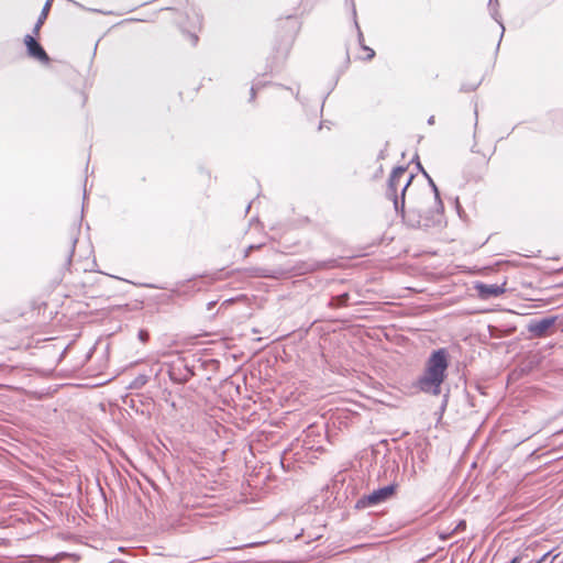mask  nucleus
<instances>
[{"mask_svg":"<svg viewBox=\"0 0 563 563\" xmlns=\"http://www.w3.org/2000/svg\"><path fill=\"white\" fill-rule=\"evenodd\" d=\"M550 555V552L545 553L544 555H542V558H540L536 563H543L547 558Z\"/></svg>","mask_w":563,"mask_h":563,"instance_id":"nucleus-22","label":"nucleus"},{"mask_svg":"<svg viewBox=\"0 0 563 563\" xmlns=\"http://www.w3.org/2000/svg\"><path fill=\"white\" fill-rule=\"evenodd\" d=\"M24 42L30 56L44 63H47L49 60V57L44 51V48L32 35H26Z\"/></svg>","mask_w":563,"mask_h":563,"instance_id":"nucleus-6","label":"nucleus"},{"mask_svg":"<svg viewBox=\"0 0 563 563\" xmlns=\"http://www.w3.org/2000/svg\"><path fill=\"white\" fill-rule=\"evenodd\" d=\"M556 320V316L532 319L528 322L527 330L534 338H544L548 334L549 329L555 324Z\"/></svg>","mask_w":563,"mask_h":563,"instance_id":"nucleus-5","label":"nucleus"},{"mask_svg":"<svg viewBox=\"0 0 563 563\" xmlns=\"http://www.w3.org/2000/svg\"><path fill=\"white\" fill-rule=\"evenodd\" d=\"M255 95H256V89H255V87L253 86V87L251 88V98H250V100H251V101H253V100L255 99Z\"/></svg>","mask_w":563,"mask_h":563,"instance_id":"nucleus-21","label":"nucleus"},{"mask_svg":"<svg viewBox=\"0 0 563 563\" xmlns=\"http://www.w3.org/2000/svg\"><path fill=\"white\" fill-rule=\"evenodd\" d=\"M169 378L177 383V384H184L190 379V377L194 375V373L185 365L175 364L170 366L168 371Z\"/></svg>","mask_w":563,"mask_h":563,"instance_id":"nucleus-7","label":"nucleus"},{"mask_svg":"<svg viewBox=\"0 0 563 563\" xmlns=\"http://www.w3.org/2000/svg\"><path fill=\"white\" fill-rule=\"evenodd\" d=\"M52 1L53 0H47L42 9V12L37 19V22L35 23L34 25V29H33V32L34 33H38L41 26L43 25L44 21L46 20L47 18V14H48V11L51 9V5H52Z\"/></svg>","mask_w":563,"mask_h":563,"instance_id":"nucleus-10","label":"nucleus"},{"mask_svg":"<svg viewBox=\"0 0 563 563\" xmlns=\"http://www.w3.org/2000/svg\"><path fill=\"white\" fill-rule=\"evenodd\" d=\"M404 223L412 229H438L444 224V207L442 201L434 202V207L426 212H421L416 208H409L399 213Z\"/></svg>","mask_w":563,"mask_h":563,"instance_id":"nucleus-2","label":"nucleus"},{"mask_svg":"<svg viewBox=\"0 0 563 563\" xmlns=\"http://www.w3.org/2000/svg\"><path fill=\"white\" fill-rule=\"evenodd\" d=\"M396 488V484H390L378 489H375L372 493L358 498L355 504V507L357 509H366L369 507L380 505L390 499L395 495Z\"/></svg>","mask_w":563,"mask_h":563,"instance_id":"nucleus-4","label":"nucleus"},{"mask_svg":"<svg viewBox=\"0 0 563 563\" xmlns=\"http://www.w3.org/2000/svg\"><path fill=\"white\" fill-rule=\"evenodd\" d=\"M413 177L412 174L407 176L406 167L397 166L388 178L386 197L393 201L394 209L398 214L405 209V195Z\"/></svg>","mask_w":563,"mask_h":563,"instance_id":"nucleus-3","label":"nucleus"},{"mask_svg":"<svg viewBox=\"0 0 563 563\" xmlns=\"http://www.w3.org/2000/svg\"><path fill=\"white\" fill-rule=\"evenodd\" d=\"M465 528H466V522L464 520H462L459 522L455 530H464Z\"/></svg>","mask_w":563,"mask_h":563,"instance_id":"nucleus-20","label":"nucleus"},{"mask_svg":"<svg viewBox=\"0 0 563 563\" xmlns=\"http://www.w3.org/2000/svg\"><path fill=\"white\" fill-rule=\"evenodd\" d=\"M148 332L146 330H140L139 331V339L142 341V342H146L148 340Z\"/></svg>","mask_w":563,"mask_h":563,"instance_id":"nucleus-16","label":"nucleus"},{"mask_svg":"<svg viewBox=\"0 0 563 563\" xmlns=\"http://www.w3.org/2000/svg\"><path fill=\"white\" fill-rule=\"evenodd\" d=\"M434 123V115H431L429 119H428V124H433Z\"/></svg>","mask_w":563,"mask_h":563,"instance_id":"nucleus-24","label":"nucleus"},{"mask_svg":"<svg viewBox=\"0 0 563 563\" xmlns=\"http://www.w3.org/2000/svg\"><path fill=\"white\" fill-rule=\"evenodd\" d=\"M349 299H350L349 292H343V294L332 297L329 305L334 308L345 307L349 305Z\"/></svg>","mask_w":563,"mask_h":563,"instance_id":"nucleus-11","label":"nucleus"},{"mask_svg":"<svg viewBox=\"0 0 563 563\" xmlns=\"http://www.w3.org/2000/svg\"><path fill=\"white\" fill-rule=\"evenodd\" d=\"M383 172V167L380 166L379 169H377V173H382Z\"/></svg>","mask_w":563,"mask_h":563,"instance_id":"nucleus-26","label":"nucleus"},{"mask_svg":"<svg viewBox=\"0 0 563 563\" xmlns=\"http://www.w3.org/2000/svg\"><path fill=\"white\" fill-rule=\"evenodd\" d=\"M476 288L483 298L498 297L505 292V288L498 285L479 284Z\"/></svg>","mask_w":563,"mask_h":563,"instance_id":"nucleus-8","label":"nucleus"},{"mask_svg":"<svg viewBox=\"0 0 563 563\" xmlns=\"http://www.w3.org/2000/svg\"><path fill=\"white\" fill-rule=\"evenodd\" d=\"M258 247H260V245H250V246L245 250V252H244V257H247V256L250 255V253H251L253 250L258 249Z\"/></svg>","mask_w":563,"mask_h":563,"instance_id":"nucleus-19","label":"nucleus"},{"mask_svg":"<svg viewBox=\"0 0 563 563\" xmlns=\"http://www.w3.org/2000/svg\"><path fill=\"white\" fill-rule=\"evenodd\" d=\"M520 562V556H515L511 559V561L509 563H519Z\"/></svg>","mask_w":563,"mask_h":563,"instance_id":"nucleus-23","label":"nucleus"},{"mask_svg":"<svg viewBox=\"0 0 563 563\" xmlns=\"http://www.w3.org/2000/svg\"><path fill=\"white\" fill-rule=\"evenodd\" d=\"M497 5H498V0H489L488 8L490 10V15L500 25L501 36H504L505 26H504L503 22L499 19L500 16H499V12H498V10L496 8Z\"/></svg>","mask_w":563,"mask_h":563,"instance_id":"nucleus-12","label":"nucleus"},{"mask_svg":"<svg viewBox=\"0 0 563 563\" xmlns=\"http://www.w3.org/2000/svg\"><path fill=\"white\" fill-rule=\"evenodd\" d=\"M386 156H387V144L385 145V147L383 150L379 151V153L377 155V159L378 161L385 159Z\"/></svg>","mask_w":563,"mask_h":563,"instance_id":"nucleus-17","label":"nucleus"},{"mask_svg":"<svg viewBox=\"0 0 563 563\" xmlns=\"http://www.w3.org/2000/svg\"><path fill=\"white\" fill-rule=\"evenodd\" d=\"M353 15L354 18L356 16V10L355 8L353 7ZM354 24H355V27L357 30V40H358V43H360V46L362 47L363 51H365L367 53V56L365 57L366 60H371L372 58H374L375 56V52L373 48L366 46L364 44V36H363V33L358 26V23L357 21L354 19Z\"/></svg>","mask_w":563,"mask_h":563,"instance_id":"nucleus-9","label":"nucleus"},{"mask_svg":"<svg viewBox=\"0 0 563 563\" xmlns=\"http://www.w3.org/2000/svg\"><path fill=\"white\" fill-rule=\"evenodd\" d=\"M76 243H77V238H73V239H71V250H70V254H69V256H68V262H70V260H71V256H73L74 251H75V244H76Z\"/></svg>","mask_w":563,"mask_h":563,"instance_id":"nucleus-18","label":"nucleus"},{"mask_svg":"<svg viewBox=\"0 0 563 563\" xmlns=\"http://www.w3.org/2000/svg\"><path fill=\"white\" fill-rule=\"evenodd\" d=\"M383 172V167L380 166L379 169H377V173H382Z\"/></svg>","mask_w":563,"mask_h":563,"instance_id":"nucleus-25","label":"nucleus"},{"mask_svg":"<svg viewBox=\"0 0 563 563\" xmlns=\"http://www.w3.org/2000/svg\"><path fill=\"white\" fill-rule=\"evenodd\" d=\"M449 367V353L445 349H439L431 353L426 363L423 374L418 378L416 387L426 394L438 396L441 394V385L446 377Z\"/></svg>","mask_w":563,"mask_h":563,"instance_id":"nucleus-1","label":"nucleus"},{"mask_svg":"<svg viewBox=\"0 0 563 563\" xmlns=\"http://www.w3.org/2000/svg\"><path fill=\"white\" fill-rule=\"evenodd\" d=\"M252 276H255V277H271L272 275L265 268H254V269H252Z\"/></svg>","mask_w":563,"mask_h":563,"instance_id":"nucleus-15","label":"nucleus"},{"mask_svg":"<svg viewBox=\"0 0 563 563\" xmlns=\"http://www.w3.org/2000/svg\"><path fill=\"white\" fill-rule=\"evenodd\" d=\"M419 167L422 168L420 164H419ZM421 170H422L423 175L427 177L430 187L432 188V191L434 194V202L442 201L440 198V191H439L437 185L434 184V181L432 180V178L427 174V172H424L423 169H421Z\"/></svg>","mask_w":563,"mask_h":563,"instance_id":"nucleus-13","label":"nucleus"},{"mask_svg":"<svg viewBox=\"0 0 563 563\" xmlns=\"http://www.w3.org/2000/svg\"><path fill=\"white\" fill-rule=\"evenodd\" d=\"M147 383V376L146 375H139L134 378V380L131 383L132 388H141Z\"/></svg>","mask_w":563,"mask_h":563,"instance_id":"nucleus-14","label":"nucleus"},{"mask_svg":"<svg viewBox=\"0 0 563 563\" xmlns=\"http://www.w3.org/2000/svg\"><path fill=\"white\" fill-rule=\"evenodd\" d=\"M500 38H503V36H501V35H500ZM500 41H501V40H499V43H497V46H500Z\"/></svg>","mask_w":563,"mask_h":563,"instance_id":"nucleus-27","label":"nucleus"}]
</instances>
